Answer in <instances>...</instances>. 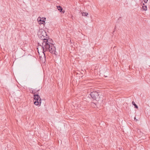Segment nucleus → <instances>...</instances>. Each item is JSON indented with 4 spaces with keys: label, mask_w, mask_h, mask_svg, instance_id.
Wrapping results in <instances>:
<instances>
[{
    "label": "nucleus",
    "mask_w": 150,
    "mask_h": 150,
    "mask_svg": "<svg viewBox=\"0 0 150 150\" xmlns=\"http://www.w3.org/2000/svg\"><path fill=\"white\" fill-rule=\"evenodd\" d=\"M132 104L134 106L135 108H137V109L138 108V106H137V105L136 104H135V103L134 101H132Z\"/></svg>",
    "instance_id": "obj_7"
},
{
    "label": "nucleus",
    "mask_w": 150,
    "mask_h": 150,
    "mask_svg": "<svg viewBox=\"0 0 150 150\" xmlns=\"http://www.w3.org/2000/svg\"><path fill=\"white\" fill-rule=\"evenodd\" d=\"M90 95L91 98H92V99L96 100L97 102V104H95L94 103H93V104L94 105H95L96 106L97 105H98L99 103V101L100 100V97L99 96L98 92L96 91L91 92V93ZM93 104H92V105Z\"/></svg>",
    "instance_id": "obj_2"
},
{
    "label": "nucleus",
    "mask_w": 150,
    "mask_h": 150,
    "mask_svg": "<svg viewBox=\"0 0 150 150\" xmlns=\"http://www.w3.org/2000/svg\"><path fill=\"white\" fill-rule=\"evenodd\" d=\"M60 11V12H61L62 13H64L65 12L64 10H59Z\"/></svg>",
    "instance_id": "obj_10"
},
{
    "label": "nucleus",
    "mask_w": 150,
    "mask_h": 150,
    "mask_svg": "<svg viewBox=\"0 0 150 150\" xmlns=\"http://www.w3.org/2000/svg\"><path fill=\"white\" fill-rule=\"evenodd\" d=\"M81 13L82 14V16H86V17H87V16L88 15V13H87L83 12V13Z\"/></svg>",
    "instance_id": "obj_6"
},
{
    "label": "nucleus",
    "mask_w": 150,
    "mask_h": 150,
    "mask_svg": "<svg viewBox=\"0 0 150 150\" xmlns=\"http://www.w3.org/2000/svg\"><path fill=\"white\" fill-rule=\"evenodd\" d=\"M45 19H46V18H42V24H45Z\"/></svg>",
    "instance_id": "obj_9"
},
{
    "label": "nucleus",
    "mask_w": 150,
    "mask_h": 150,
    "mask_svg": "<svg viewBox=\"0 0 150 150\" xmlns=\"http://www.w3.org/2000/svg\"><path fill=\"white\" fill-rule=\"evenodd\" d=\"M134 120H136V121L137 120V119H136V118L135 117L134 118Z\"/></svg>",
    "instance_id": "obj_13"
},
{
    "label": "nucleus",
    "mask_w": 150,
    "mask_h": 150,
    "mask_svg": "<svg viewBox=\"0 0 150 150\" xmlns=\"http://www.w3.org/2000/svg\"><path fill=\"white\" fill-rule=\"evenodd\" d=\"M54 6L55 8V7H56L57 9H63V8L59 5L57 6V5L54 4Z\"/></svg>",
    "instance_id": "obj_5"
},
{
    "label": "nucleus",
    "mask_w": 150,
    "mask_h": 150,
    "mask_svg": "<svg viewBox=\"0 0 150 150\" xmlns=\"http://www.w3.org/2000/svg\"><path fill=\"white\" fill-rule=\"evenodd\" d=\"M119 150H124V149L122 148H120Z\"/></svg>",
    "instance_id": "obj_12"
},
{
    "label": "nucleus",
    "mask_w": 150,
    "mask_h": 150,
    "mask_svg": "<svg viewBox=\"0 0 150 150\" xmlns=\"http://www.w3.org/2000/svg\"><path fill=\"white\" fill-rule=\"evenodd\" d=\"M144 1V2L145 3H146L148 1V0H143Z\"/></svg>",
    "instance_id": "obj_11"
},
{
    "label": "nucleus",
    "mask_w": 150,
    "mask_h": 150,
    "mask_svg": "<svg viewBox=\"0 0 150 150\" xmlns=\"http://www.w3.org/2000/svg\"><path fill=\"white\" fill-rule=\"evenodd\" d=\"M93 106L95 107V106L94 105H93Z\"/></svg>",
    "instance_id": "obj_14"
},
{
    "label": "nucleus",
    "mask_w": 150,
    "mask_h": 150,
    "mask_svg": "<svg viewBox=\"0 0 150 150\" xmlns=\"http://www.w3.org/2000/svg\"><path fill=\"white\" fill-rule=\"evenodd\" d=\"M144 6H142V7L143 8L142 9H147V6L146 5L144 6V4H143Z\"/></svg>",
    "instance_id": "obj_8"
},
{
    "label": "nucleus",
    "mask_w": 150,
    "mask_h": 150,
    "mask_svg": "<svg viewBox=\"0 0 150 150\" xmlns=\"http://www.w3.org/2000/svg\"><path fill=\"white\" fill-rule=\"evenodd\" d=\"M37 21H38V23L39 24H42V20L41 18L40 17H38L37 19Z\"/></svg>",
    "instance_id": "obj_4"
},
{
    "label": "nucleus",
    "mask_w": 150,
    "mask_h": 150,
    "mask_svg": "<svg viewBox=\"0 0 150 150\" xmlns=\"http://www.w3.org/2000/svg\"><path fill=\"white\" fill-rule=\"evenodd\" d=\"M34 97V104L36 105L40 104L41 102V99L40 96L38 95L35 94Z\"/></svg>",
    "instance_id": "obj_3"
},
{
    "label": "nucleus",
    "mask_w": 150,
    "mask_h": 150,
    "mask_svg": "<svg viewBox=\"0 0 150 150\" xmlns=\"http://www.w3.org/2000/svg\"><path fill=\"white\" fill-rule=\"evenodd\" d=\"M38 36L42 41L38 42V49H41L42 52L45 55L44 52L48 51L52 54H55L56 48L54 45L48 41V37L45 31L43 29H40L38 33Z\"/></svg>",
    "instance_id": "obj_1"
}]
</instances>
